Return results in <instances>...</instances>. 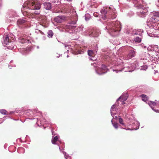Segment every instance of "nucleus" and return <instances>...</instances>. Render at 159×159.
Here are the masks:
<instances>
[{"mask_svg": "<svg viewBox=\"0 0 159 159\" xmlns=\"http://www.w3.org/2000/svg\"><path fill=\"white\" fill-rule=\"evenodd\" d=\"M115 11V9L113 7H109L108 8H107L106 9H102L101 13L106 18L108 15L109 18L114 19L117 16V13Z\"/></svg>", "mask_w": 159, "mask_h": 159, "instance_id": "1", "label": "nucleus"}, {"mask_svg": "<svg viewBox=\"0 0 159 159\" xmlns=\"http://www.w3.org/2000/svg\"><path fill=\"white\" fill-rule=\"evenodd\" d=\"M27 4L28 7L32 10H39L41 7V3L37 1H31Z\"/></svg>", "mask_w": 159, "mask_h": 159, "instance_id": "2", "label": "nucleus"}, {"mask_svg": "<svg viewBox=\"0 0 159 159\" xmlns=\"http://www.w3.org/2000/svg\"><path fill=\"white\" fill-rule=\"evenodd\" d=\"M120 25L118 22L115 23H113L112 27L111 28L110 31L111 33L119 32L120 30Z\"/></svg>", "mask_w": 159, "mask_h": 159, "instance_id": "3", "label": "nucleus"}, {"mask_svg": "<svg viewBox=\"0 0 159 159\" xmlns=\"http://www.w3.org/2000/svg\"><path fill=\"white\" fill-rule=\"evenodd\" d=\"M151 15L152 16L150 18L151 21L154 23H156L159 20V12H153L152 13Z\"/></svg>", "mask_w": 159, "mask_h": 159, "instance_id": "4", "label": "nucleus"}, {"mask_svg": "<svg viewBox=\"0 0 159 159\" xmlns=\"http://www.w3.org/2000/svg\"><path fill=\"white\" fill-rule=\"evenodd\" d=\"M100 34L98 29H93L90 32L89 34L94 37H98Z\"/></svg>", "mask_w": 159, "mask_h": 159, "instance_id": "5", "label": "nucleus"}, {"mask_svg": "<svg viewBox=\"0 0 159 159\" xmlns=\"http://www.w3.org/2000/svg\"><path fill=\"white\" fill-rule=\"evenodd\" d=\"M11 39V37L7 36L4 40V43L7 45L9 42H13L14 41V39L13 38L12 40Z\"/></svg>", "mask_w": 159, "mask_h": 159, "instance_id": "6", "label": "nucleus"}, {"mask_svg": "<svg viewBox=\"0 0 159 159\" xmlns=\"http://www.w3.org/2000/svg\"><path fill=\"white\" fill-rule=\"evenodd\" d=\"M148 11L147 9H139V15L142 17H144L147 14Z\"/></svg>", "mask_w": 159, "mask_h": 159, "instance_id": "7", "label": "nucleus"}, {"mask_svg": "<svg viewBox=\"0 0 159 159\" xmlns=\"http://www.w3.org/2000/svg\"><path fill=\"white\" fill-rule=\"evenodd\" d=\"M63 20V17L62 16H58L54 19V20L57 23H61Z\"/></svg>", "mask_w": 159, "mask_h": 159, "instance_id": "8", "label": "nucleus"}, {"mask_svg": "<svg viewBox=\"0 0 159 159\" xmlns=\"http://www.w3.org/2000/svg\"><path fill=\"white\" fill-rule=\"evenodd\" d=\"M10 42L7 45V48L8 49H15L16 48V46L14 44Z\"/></svg>", "mask_w": 159, "mask_h": 159, "instance_id": "9", "label": "nucleus"}, {"mask_svg": "<svg viewBox=\"0 0 159 159\" xmlns=\"http://www.w3.org/2000/svg\"><path fill=\"white\" fill-rule=\"evenodd\" d=\"M127 99L126 97L124 96H121L119 98L117 99V101H120L123 104L125 103L124 101H125Z\"/></svg>", "mask_w": 159, "mask_h": 159, "instance_id": "10", "label": "nucleus"}, {"mask_svg": "<svg viewBox=\"0 0 159 159\" xmlns=\"http://www.w3.org/2000/svg\"><path fill=\"white\" fill-rule=\"evenodd\" d=\"M44 8L47 10H50L52 7L51 3L49 2H45L44 4Z\"/></svg>", "mask_w": 159, "mask_h": 159, "instance_id": "11", "label": "nucleus"}, {"mask_svg": "<svg viewBox=\"0 0 159 159\" xmlns=\"http://www.w3.org/2000/svg\"><path fill=\"white\" fill-rule=\"evenodd\" d=\"M135 52L134 51H131L129 52L127 56V57L129 59H131L132 57L135 56Z\"/></svg>", "mask_w": 159, "mask_h": 159, "instance_id": "12", "label": "nucleus"}, {"mask_svg": "<svg viewBox=\"0 0 159 159\" xmlns=\"http://www.w3.org/2000/svg\"><path fill=\"white\" fill-rule=\"evenodd\" d=\"M35 18L39 21H42L44 19L45 17L39 14L38 15L36 16Z\"/></svg>", "mask_w": 159, "mask_h": 159, "instance_id": "13", "label": "nucleus"}, {"mask_svg": "<svg viewBox=\"0 0 159 159\" xmlns=\"http://www.w3.org/2000/svg\"><path fill=\"white\" fill-rule=\"evenodd\" d=\"M76 27V25H71L68 24L66 26V29L73 30L75 29Z\"/></svg>", "mask_w": 159, "mask_h": 159, "instance_id": "14", "label": "nucleus"}, {"mask_svg": "<svg viewBox=\"0 0 159 159\" xmlns=\"http://www.w3.org/2000/svg\"><path fill=\"white\" fill-rule=\"evenodd\" d=\"M141 97H142V100L144 102L147 101L149 99L148 97L144 94L141 95Z\"/></svg>", "mask_w": 159, "mask_h": 159, "instance_id": "15", "label": "nucleus"}, {"mask_svg": "<svg viewBox=\"0 0 159 159\" xmlns=\"http://www.w3.org/2000/svg\"><path fill=\"white\" fill-rule=\"evenodd\" d=\"M140 36V37L139 36L134 37V40L135 42L138 43L141 42V36Z\"/></svg>", "mask_w": 159, "mask_h": 159, "instance_id": "16", "label": "nucleus"}, {"mask_svg": "<svg viewBox=\"0 0 159 159\" xmlns=\"http://www.w3.org/2000/svg\"><path fill=\"white\" fill-rule=\"evenodd\" d=\"M26 22V21L22 19H19L17 21V24L18 25H23Z\"/></svg>", "mask_w": 159, "mask_h": 159, "instance_id": "17", "label": "nucleus"}, {"mask_svg": "<svg viewBox=\"0 0 159 159\" xmlns=\"http://www.w3.org/2000/svg\"><path fill=\"white\" fill-rule=\"evenodd\" d=\"M58 138L57 136H56L52 139V143L53 144H56V142L58 141Z\"/></svg>", "mask_w": 159, "mask_h": 159, "instance_id": "18", "label": "nucleus"}, {"mask_svg": "<svg viewBox=\"0 0 159 159\" xmlns=\"http://www.w3.org/2000/svg\"><path fill=\"white\" fill-rule=\"evenodd\" d=\"M53 35V33L51 30L48 31V36L49 38H52Z\"/></svg>", "mask_w": 159, "mask_h": 159, "instance_id": "19", "label": "nucleus"}, {"mask_svg": "<svg viewBox=\"0 0 159 159\" xmlns=\"http://www.w3.org/2000/svg\"><path fill=\"white\" fill-rule=\"evenodd\" d=\"M88 53L89 56L93 57L94 55V53L93 51L91 50H89L88 51Z\"/></svg>", "mask_w": 159, "mask_h": 159, "instance_id": "20", "label": "nucleus"}, {"mask_svg": "<svg viewBox=\"0 0 159 159\" xmlns=\"http://www.w3.org/2000/svg\"><path fill=\"white\" fill-rule=\"evenodd\" d=\"M39 13L34 12V13H31L30 17V18L31 17L32 18H35L36 16L38 15Z\"/></svg>", "mask_w": 159, "mask_h": 159, "instance_id": "21", "label": "nucleus"}, {"mask_svg": "<svg viewBox=\"0 0 159 159\" xmlns=\"http://www.w3.org/2000/svg\"><path fill=\"white\" fill-rule=\"evenodd\" d=\"M0 112L3 114L5 115L7 114V111L5 110L2 109L0 110Z\"/></svg>", "mask_w": 159, "mask_h": 159, "instance_id": "22", "label": "nucleus"}, {"mask_svg": "<svg viewBox=\"0 0 159 159\" xmlns=\"http://www.w3.org/2000/svg\"><path fill=\"white\" fill-rule=\"evenodd\" d=\"M76 24V21H71L68 24L70 25H75V24Z\"/></svg>", "mask_w": 159, "mask_h": 159, "instance_id": "23", "label": "nucleus"}, {"mask_svg": "<svg viewBox=\"0 0 159 159\" xmlns=\"http://www.w3.org/2000/svg\"><path fill=\"white\" fill-rule=\"evenodd\" d=\"M119 122L122 125H124L123 119L121 118H119Z\"/></svg>", "mask_w": 159, "mask_h": 159, "instance_id": "24", "label": "nucleus"}, {"mask_svg": "<svg viewBox=\"0 0 159 159\" xmlns=\"http://www.w3.org/2000/svg\"><path fill=\"white\" fill-rule=\"evenodd\" d=\"M113 126L116 129H117L118 127V125H119L117 123H112Z\"/></svg>", "mask_w": 159, "mask_h": 159, "instance_id": "25", "label": "nucleus"}, {"mask_svg": "<svg viewBox=\"0 0 159 159\" xmlns=\"http://www.w3.org/2000/svg\"><path fill=\"white\" fill-rule=\"evenodd\" d=\"M48 1H50V3H55L57 1V0H47Z\"/></svg>", "mask_w": 159, "mask_h": 159, "instance_id": "26", "label": "nucleus"}, {"mask_svg": "<svg viewBox=\"0 0 159 159\" xmlns=\"http://www.w3.org/2000/svg\"><path fill=\"white\" fill-rule=\"evenodd\" d=\"M115 105H113L111 107V112H112V111H113L114 109H115Z\"/></svg>", "mask_w": 159, "mask_h": 159, "instance_id": "27", "label": "nucleus"}, {"mask_svg": "<svg viewBox=\"0 0 159 159\" xmlns=\"http://www.w3.org/2000/svg\"><path fill=\"white\" fill-rule=\"evenodd\" d=\"M102 69H105L106 67V66L104 65H102Z\"/></svg>", "mask_w": 159, "mask_h": 159, "instance_id": "28", "label": "nucleus"}, {"mask_svg": "<svg viewBox=\"0 0 159 159\" xmlns=\"http://www.w3.org/2000/svg\"><path fill=\"white\" fill-rule=\"evenodd\" d=\"M151 102L153 105L154 106V105H156V103L154 102Z\"/></svg>", "mask_w": 159, "mask_h": 159, "instance_id": "29", "label": "nucleus"}, {"mask_svg": "<svg viewBox=\"0 0 159 159\" xmlns=\"http://www.w3.org/2000/svg\"><path fill=\"white\" fill-rule=\"evenodd\" d=\"M97 72H98V74H101V73H98V71Z\"/></svg>", "mask_w": 159, "mask_h": 159, "instance_id": "30", "label": "nucleus"}, {"mask_svg": "<svg viewBox=\"0 0 159 159\" xmlns=\"http://www.w3.org/2000/svg\"><path fill=\"white\" fill-rule=\"evenodd\" d=\"M56 5H57V4H54V5L55 6H56Z\"/></svg>", "mask_w": 159, "mask_h": 159, "instance_id": "31", "label": "nucleus"}, {"mask_svg": "<svg viewBox=\"0 0 159 159\" xmlns=\"http://www.w3.org/2000/svg\"><path fill=\"white\" fill-rule=\"evenodd\" d=\"M104 73V72H102V73Z\"/></svg>", "mask_w": 159, "mask_h": 159, "instance_id": "32", "label": "nucleus"}, {"mask_svg": "<svg viewBox=\"0 0 159 159\" xmlns=\"http://www.w3.org/2000/svg\"><path fill=\"white\" fill-rule=\"evenodd\" d=\"M95 13H94V16H95V15H95Z\"/></svg>", "mask_w": 159, "mask_h": 159, "instance_id": "33", "label": "nucleus"}]
</instances>
